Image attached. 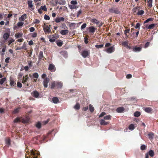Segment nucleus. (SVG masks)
Wrapping results in <instances>:
<instances>
[{"label":"nucleus","instance_id":"nucleus-18","mask_svg":"<svg viewBox=\"0 0 158 158\" xmlns=\"http://www.w3.org/2000/svg\"><path fill=\"white\" fill-rule=\"evenodd\" d=\"M52 101L53 103H57L59 102V99L57 98L54 97L52 98Z\"/></svg>","mask_w":158,"mask_h":158},{"label":"nucleus","instance_id":"nucleus-31","mask_svg":"<svg viewBox=\"0 0 158 158\" xmlns=\"http://www.w3.org/2000/svg\"><path fill=\"white\" fill-rule=\"evenodd\" d=\"M144 110L146 112L150 113L152 111V110L149 107H147L144 109Z\"/></svg>","mask_w":158,"mask_h":158},{"label":"nucleus","instance_id":"nucleus-56","mask_svg":"<svg viewBox=\"0 0 158 158\" xmlns=\"http://www.w3.org/2000/svg\"><path fill=\"white\" fill-rule=\"evenodd\" d=\"M106 113H105V112H102L99 116V118H101L105 115H106Z\"/></svg>","mask_w":158,"mask_h":158},{"label":"nucleus","instance_id":"nucleus-2","mask_svg":"<svg viewBox=\"0 0 158 158\" xmlns=\"http://www.w3.org/2000/svg\"><path fill=\"white\" fill-rule=\"evenodd\" d=\"M40 152H38L32 151L31 154L33 158H36L37 157L38 155H40Z\"/></svg>","mask_w":158,"mask_h":158},{"label":"nucleus","instance_id":"nucleus-52","mask_svg":"<svg viewBox=\"0 0 158 158\" xmlns=\"http://www.w3.org/2000/svg\"><path fill=\"white\" fill-rule=\"evenodd\" d=\"M86 26V24L85 23L83 24L81 27V30L85 28Z\"/></svg>","mask_w":158,"mask_h":158},{"label":"nucleus","instance_id":"nucleus-20","mask_svg":"<svg viewBox=\"0 0 158 158\" xmlns=\"http://www.w3.org/2000/svg\"><path fill=\"white\" fill-rule=\"evenodd\" d=\"M10 36V34L8 33H5L3 35V38L5 40H6L8 39Z\"/></svg>","mask_w":158,"mask_h":158},{"label":"nucleus","instance_id":"nucleus-55","mask_svg":"<svg viewBox=\"0 0 158 158\" xmlns=\"http://www.w3.org/2000/svg\"><path fill=\"white\" fill-rule=\"evenodd\" d=\"M152 18H148V19L147 20H146L144 21V23H148V22H149L150 21H152Z\"/></svg>","mask_w":158,"mask_h":158},{"label":"nucleus","instance_id":"nucleus-40","mask_svg":"<svg viewBox=\"0 0 158 158\" xmlns=\"http://www.w3.org/2000/svg\"><path fill=\"white\" fill-rule=\"evenodd\" d=\"M144 13V11L143 10H139L138 13L137 14L139 15H143Z\"/></svg>","mask_w":158,"mask_h":158},{"label":"nucleus","instance_id":"nucleus-12","mask_svg":"<svg viewBox=\"0 0 158 158\" xmlns=\"http://www.w3.org/2000/svg\"><path fill=\"white\" fill-rule=\"evenodd\" d=\"M122 44L123 46L126 47L127 48L129 49H131V47L128 45V42L127 41L123 42H122Z\"/></svg>","mask_w":158,"mask_h":158},{"label":"nucleus","instance_id":"nucleus-37","mask_svg":"<svg viewBox=\"0 0 158 158\" xmlns=\"http://www.w3.org/2000/svg\"><path fill=\"white\" fill-rule=\"evenodd\" d=\"M140 115V113L138 111L134 113V116L136 117H138Z\"/></svg>","mask_w":158,"mask_h":158},{"label":"nucleus","instance_id":"nucleus-43","mask_svg":"<svg viewBox=\"0 0 158 158\" xmlns=\"http://www.w3.org/2000/svg\"><path fill=\"white\" fill-rule=\"evenodd\" d=\"M75 109L78 110L80 108V105L78 103H77L74 107Z\"/></svg>","mask_w":158,"mask_h":158},{"label":"nucleus","instance_id":"nucleus-44","mask_svg":"<svg viewBox=\"0 0 158 158\" xmlns=\"http://www.w3.org/2000/svg\"><path fill=\"white\" fill-rule=\"evenodd\" d=\"M129 128L130 130H132L134 129V126L133 124H131L129 126Z\"/></svg>","mask_w":158,"mask_h":158},{"label":"nucleus","instance_id":"nucleus-34","mask_svg":"<svg viewBox=\"0 0 158 158\" xmlns=\"http://www.w3.org/2000/svg\"><path fill=\"white\" fill-rule=\"evenodd\" d=\"M92 22L93 23H96L97 24L99 23V21L96 19H92Z\"/></svg>","mask_w":158,"mask_h":158},{"label":"nucleus","instance_id":"nucleus-59","mask_svg":"<svg viewBox=\"0 0 158 158\" xmlns=\"http://www.w3.org/2000/svg\"><path fill=\"white\" fill-rule=\"evenodd\" d=\"M35 28L34 27H31L29 28V30L30 32H33L35 31Z\"/></svg>","mask_w":158,"mask_h":158},{"label":"nucleus","instance_id":"nucleus-8","mask_svg":"<svg viewBox=\"0 0 158 158\" xmlns=\"http://www.w3.org/2000/svg\"><path fill=\"white\" fill-rule=\"evenodd\" d=\"M114 51V46H112L106 49V51L108 53H110Z\"/></svg>","mask_w":158,"mask_h":158},{"label":"nucleus","instance_id":"nucleus-36","mask_svg":"<svg viewBox=\"0 0 158 158\" xmlns=\"http://www.w3.org/2000/svg\"><path fill=\"white\" fill-rule=\"evenodd\" d=\"M6 78L4 77L0 80V84L2 85L3 83L6 81Z\"/></svg>","mask_w":158,"mask_h":158},{"label":"nucleus","instance_id":"nucleus-63","mask_svg":"<svg viewBox=\"0 0 158 158\" xmlns=\"http://www.w3.org/2000/svg\"><path fill=\"white\" fill-rule=\"evenodd\" d=\"M40 23V21L37 19H35L34 23L35 24H38Z\"/></svg>","mask_w":158,"mask_h":158},{"label":"nucleus","instance_id":"nucleus-24","mask_svg":"<svg viewBox=\"0 0 158 158\" xmlns=\"http://www.w3.org/2000/svg\"><path fill=\"white\" fill-rule=\"evenodd\" d=\"M63 86V84L60 82H56V87L58 88H60Z\"/></svg>","mask_w":158,"mask_h":158},{"label":"nucleus","instance_id":"nucleus-21","mask_svg":"<svg viewBox=\"0 0 158 158\" xmlns=\"http://www.w3.org/2000/svg\"><path fill=\"white\" fill-rule=\"evenodd\" d=\"M23 35L22 33H18L15 34V36L17 38H20Z\"/></svg>","mask_w":158,"mask_h":158},{"label":"nucleus","instance_id":"nucleus-22","mask_svg":"<svg viewBox=\"0 0 158 158\" xmlns=\"http://www.w3.org/2000/svg\"><path fill=\"white\" fill-rule=\"evenodd\" d=\"M43 57V53L42 51H40V52L39 55V59L40 60L42 59Z\"/></svg>","mask_w":158,"mask_h":158},{"label":"nucleus","instance_id":"nucleus-29","mask_svg":"<svg viewBox=\"0 0 158 158\" xmlns=\"http://www.w3.org/2000/svg\"><path fill=\"white\" fill-rule=\"evenodd\" d=\"M10 141L9 139L7 138L6 139L5 142L7 145L8 146L10 145Z\"/></svg>","mask_w":158,"mask_h":158},{"label":"nucleus","instance_id":"nucleus-13","mask_svg":"<svg viewBox=\"0 0 158 158\" xmlns=\"http://www.w3.org/2000/svg\"><path fill=\"white\" fill-rule=\"evenodd\" d=\"M33 96L35 98H38L39 96V93L36 91H34L31 93Z\"/></svg>","mask_w":158,"mask_h":158},{"label":"nucleus","instance_id":"nucleus-25","mask_svg":"<svg viewBox=\"0 0 158 158\" xmlns=\"http://www.w3.org/2000/svg\"><path fill=\"white\" fill-rule=\"evenodd\" d=\"M148 3V7L150 8L152 6V0H149Z\"/></svg>","mask_w":158,"mask_h":158},{"label":"nucleus","instance_id":"nucleus-45","mask_svg":"<svg viewBox=\"0 0 158 158\" xmlns=\"http://www.w3.org/2000/svg\"><path fill=\"white\" fill-rule=\"evenodd\" d=\"M70 3L72 5H75L77 4V2L76 1L73 0L71 1Z\"/></svg>","mask_w":158,"mask_h":158},{"label":"nucleus","instance_id":"nucleus-62","mask_svg":"<svg viewBox=\"0 0 158 158\" xmlns=\"http://www.w3.org/2000/svg\"><path fill=\"white\" fill-rule=\"evenodd\" d=\"M130 29H128L126 30H125L124 31V33L126 35H127V33H128L129 32Z\"/></svg>","mask_w":158,"mask_h":158},{"label":"nucleus","instance_id":"nucleus-7","mask_svg":"<svg viewBox=\"0 0 158 158\" xmlns=\"http://www.w3.org/2000/svg\"><path fill=\"white\" fill-rule=\"evenodd\" d=\"M48 69L51 71L52 72H54L55 71L56 68L55 66L53 64H50L49 65Z\"/></svg>","mask_w":158,"mask_h":158},{"label":"nucleus","instance_id":"nucleus-48","mask_svg":"<svg viewBox=\"0 0 158 158\" xmlns=\"http://www.w3.org/2000/svg\"><path fill=\"white\" fill-rule=\"evenodd\" d=\"M56 44L58 46L61 47L63 43L62 41H58L57 42Z\"/></svg>","mask_w":158,"mask_h":158},{"label":"nucleus","instance_id":"nucleus-3","mask_svg":"<svg viewBox=\"0 0 158 158\" xmlns=\"http://www.w3.org/2000/svg\"><path fill=\"white\" fill-rule=\"evenodd\" d=\"M109 12L111 13H114L116 14H118L119 13V12L118 9L115 8L110 9L109 10Z\"/></svg>","mask_w":158,"mask_h":158},{"label":"nucleus","instance_id":"nucleus-60","mask_svg":"<svg viewBox=\"0 0 158 158\" xmlns=\"http://www.w3.org/2000/svg\"><path fill=\"white\" fill-rule=\"evenodd\" d=\"M15 83L13 81L11 80L10 81V85L11 86H14Z\"/></svg>","mask_w":158,"mask_h":158},{"label":"nucleus","instance_id":"nucleus-54","mask_svg":"<svg viewBox=\"0 0 158 158\" xmlns=\"http://www.w3.org/2000/svg\"><path fill=\"white\" fill-rule=\"evenodd\" d=\"M44 19L45 20H49L50 19V17L49 16L45 15L44 16Z\"/></svg>","mask_w":158,"mask_h":158},{"label":"nucleus","instance_id":"nucleus-41","mask_svg":"<svg viewBox=\"0 0 158 158\" xmlns=\"http://www.w3.org/2000/svg\"><path fill=\"white\" fill-rule=\"evenodd\" d=\"M34 78H38L39 77V75L37 73H35L33 74Z\"/></svg>","mask_w":158,"mask_h":158},{"label":"nucleus","instance_id":"nucleus-38","mask_svg":"<svg viewBox=\"0 0 158 158\" xmlns=\"http://www.w3.org/2000/svg\"><path fill=\"white\" fill-rule=\"evenodd\" d=\"M20 109V108H16L15 109V110L13 111V113L16 114V113H18L19 112Z\"/></svg>","mask_w":158,"mask_h":158},{"label":"nucleus","instance_id":"nucleus-1","mask_svg":"<svg viewBox=\"0 0 158 158\" xmlns=\"http://www.w3.org/2000/svg\"><path fill=\"white\" fill-rule=\"evenodd\" d=\"M29 120V118H27L25 119H22L21 120L20 118L17 117L14 120V122L15 123H17L21 121V122L23 123H28Z\"/></svg>","mask_w":158,"mask_h":158},{"label":"nucleus","instance_id":"nucleus-5","mask_svg":"<svg viewBox=\"0 0 158 158\" xmlns=\"http://www.w3.org/2000/svg\"><path fill=\"white\" fill-rule=\"evenodd\" d=\"M64 18L63 17H57L55 19V21L57 23L60 22H64Z\"/></svg>","mask_w":158,"mask_h":158},{"label":"nucleus","instance_id":"nucleus-26","mask_svg":"<svg viewBox=\"0 0 158 158\" xmlns=\"http://www.w3.org/2000/svg\"><path fill=\"white\" fill-rule=\"evenodd\" d=\"M148 155L151 157H152L154 155V153L153 151L152 150H150L148 152Z\"/></svg>","mask_w":158,"mask_h":158},{"label":"nucleus","instance_id":"nucleus-53","mask_svg":"<svg viewBox=\"0 0 158 158\" xmlns=\"http://www.w3.org/2000/svg\"><path fill=\"white\" fill-rule=\"evenodd\" d=\"M103 46V44H100V45H95V47L98 48H102Z\"/></svg>","mask_w":158,"mask_h":158},{"label":"nucleus","instance_id":"nucleus-64","mask_svg":"<svg viewBox=\"0 0 158 158\" xmlns=\"http://www.w3.org/2000/svg\"><path fill=\"white\" fill-rule=\"evenodd\" d=\"M146 146L144 145H142L141 146V149L142 150H143L145 149Z\"/></svg>","mask_w":158,"mask_h":158},{"label":"nucleus","instance_id":"nucleus-16","mask_svg":"<svg viewBox=\"0 0 158 158\" xmlns=\"http://www.w3.org/2000/svg\"><path fill=\"white\" fill-rule=\"evenodd\" d=\"M69 31L68 30H62L60 31V33L62 35H65L69 33Z\"/></svg>","mask_w":158,"mask_h":158},{"label":"nucleus","instance_id":"nucleus-17","mask_svg":"<svg viewBox=\"0 0 158 158\" xmlns=\"http://www.w3.org/2000/svg\"><path fill=\"white\" fill-rule=\"evenodd\" d=\"M89 32L93 33L95 32L96 30L95 28L93 26L89 27Z\"/></svg>","mask_w":158,"mask_h":158},{"label":"nucleus","instance_id":"nucleus-14","mask_svg":"<svg viewBox=\"0 0 158 158\" xmlns=\"http://www.w3.org/2000/svg\"><path fill=\"white\" fill-rule=\"evenodd\" d=\"M100 124L102 125H107L109 123L106 122L105 120L103 119H101L100 121Z\"/></svg>","mask_w":158,"mask_h":158},{"label":"nucleus","instance_id":"nucleus-61","mask_svg":"<svg viewBox=\"0 0 158 158\" xmlns=\"http://www.w3.org/2000/svg\"><path fill=\"white\" fill-rule=\"evenodd\" d=\"M10 57H7L5 60V62L6 63H8L9 62Z\"/></svg>","mask_w":158,"mask_h":158},{"label":"nucleus","instance_id":"nucleus-9","mask_svg":"<svg viewBox=\"0 0 158 158\" xmlns=\"http://www.w3.org/2000/svg\"><path fill=\"white\" fill-rule=\"evenodd\" d=\"M43 28L44 31L45 32L49 33L51 31L50 28L48 25H45Z\"/></svg>","mask_w":158,"mask_h":158},{"label":"nucleus","instance_id":"nucleus-19","mask_svg":"<svg viewBox=\"0 0 158 158\" xmlns=\"http://www.w3.org/2000/svg\"><path fill=\"white\" fill-rule=\"evenodd\" d=\"M27 15L26 14H24L22 15V16L20 17L19 18V20L22 21H24L26 18Z\"/></svg>","mask_w":158,"mask_h":158},{"label":"nucleus","instance_id":"nucleus-6","mask_svg":"<svg viewBox=\"0 0 158 158\" xmlns=\"http://www.w3.org/2000/svg\"><path fill=\"white\" fill-rule=\"evenodd\" d=\"M49 79L48 78H46L44 79L43 81V85L45 87H47L48 86V84L49 82Z\"/></svg>","mask_w":158,"mask_h":158},{"label":"nucleus","instance_id":"nucleus-10","mask_svg":"<svg viewBox=\"0 0 158 158\" xmlns=\"http://www.w3.org/2000/svg\"><path fill=\"white\" fill-rule=\"evenodd\" d=\"M27 4L28 5V7L31 8L32 10L34 9V7L33 6L32 1H27Z\"/></svg>","mask_w":158,"mask_h":158},{"label":"nucleus","instance_id":"nucleus-28","mask_svg":"<svg viewBox=\"0 0 158 158\" xmlns=\"http://www.w3.org/2000/svg\"><path fill=\"white\" fill-rule=\"evenodd\" d=\"M154 136V133L151 132L148 134V136L149 138L150 139H152Z\"/></svg>","mask_w":158,"mask_h":158},{"label":"nucleus","instance_id":"nucleus-32","mask_svg":"<svg viewBox=\"0 0 158 158\" xmlns=\"http://www.w3.org/2000/svg\"><path fill=\"white\" fill-rule=\"evenodd\" d=\"M89 110L90 111V112H93L94 110V107L91 104H90L89 105Z\"/></svg>","mask_w":158,"mask_h":158},{"label":"nucleus","instance_id":"nucleus-46","mask_svg":"<svg viewBox=\"0 0 158 158\" xmlns=\"http://www.w3.org/2000/svg\"><path fill=\"white\" fill-rule=\"evenodd\" d=\"M24 24V23L23 22H19L17 23V24L18 27H21Z\"/></svg>","mask_w":158,"mask_h":158},{"label":"nucleus","instance_id":"nucleus-51","mask_svg":"<svg viewBox=\"0 0 158 158\" xmlns=\"http://www.w3.org/2000/svg\"><path fill=\"white\" fill-rule=\"evenodd\" d=\"M6 46H5L2 49V52H3V53H1V55H4V52L5 51L6 49Z\"/></svg>","mask_w":158,"mask_h":158},{"label":"nucleus","instance_id":"nucleus-23","mask_svg":"<svg viewBox=\"0 0 158 158\" xmlns=\"http://www.w3.org/2000/svg\"><path fill=\"white\" fill-rule=\"evenodd\" d=\"M124 110V109L123 107H120L116 109V111L118 113H121Z\"/></svg>","mask_w":158,"mask_h":158},{"label":"nucleus","instance_id":"nucleus-39","mask_svg":"<svg viewBox=\"0 0 158 158\" xmlns=\"http://www.w3.org/2000/svg\"><path fill=\"white\" fill-rule=\"evenodd\" d=\"M21 49H24L25 50H27V48L26 44L24 43L23 46L21 47Z\"/></svg>","mask_w":158,"mask_h":158},{"label":"nucleus","instance_id":"nucleus-4","mask_svg":"<svg viewBox=\"0 0 158 158\" xmlns=\"http://www.w3.org/2000/svg\"><path fill=\"white\" fill-rule=\"evenodd\" d=\"M89 52L86 50L83 51L81 53L82 56L84 58L87 57L89 55Z\"/></svg>","mask_w":158,"mask_h":158},{"label":"nucleus","instance_id":"nucleus-33","mask_svg":"<svg viewBox=\"0 0 158 158\" xmlns=\"http://www.w3.org/2000/svg\"><path fill=\"white\" fill-rule=\"evenodd\" d=\"M69 6L71 9H76L77 7L76 6L74 5H69Z\"/></svg>","mask_w":158,"mask_h":158},{"label":"nucleus","instance_id":"nucleus-47","mask_svg":"<svg viewBox=\"0 0 158 158\" xmlns=\"http://www.w3.org/2000/svg\"><path fill=\"white\" fill-rule=\"evenodd\" d=\"M56 38L53 36L52 39H50L49 41L51 42H54L55 41Z\"/></svg>","mask_w":158,"mask_h":158},{"label":"nucleus","instance_id":"nucleus-35","mask_svg":"<svg viewBox=\"0 0 158 158\" xmlns=\"http://www.w3.org/2000/svg\"><path fill=\"white\" fill-rule=\"evenodd\" d=\"M37 128L40 129L41 127V123L40 122H38L35 125Z\"/></svg>","mask_w":158,"mask_h":158},{"label":"nucleus","instance_id":"nucleus-11","mask_svg":"<svg viewBox=\"0 0 158 158\" xmlns=\"http://www.w3.org/2000/svg\"><path fill=\"white\" fill-rule=\"evenodd\" d=\"M29 77L28 75H26L25 77H23L22 80V82L23 84H25L27 81L28 79H29Z\"/></svg>","mask_w":158,"mask_h":158},{"label":"nucleus","instance_id":"nucleus-50","mask_svg":"<svg viewBox=\"0 0 158 158\" xmlns=\"http://www.w3.org/2000/svg\"><path fill=\"white\" fill-rule=\"evenodd\" d=\"M62 54L65 58H66L67 56V53L66 52H63L62 53Z\"/></svg>","mask_w":158,"mask_h":158},{"label":"nucleus","instance_id":"nucleus-42","mask_svg":"<svg viewBox=\"0 0 158 158\" xmlns=\"http://www.w3.org/2000/svg\"><path fill=\"white\" fill-rule=\"evenodd\" d=\"M40 8L41 9L45 11H46L47 10V8L45 5L44 6H41Z\"/></svg>","mask_w":158,"mask_h":158},{"label":"nucleus","instance_id":"nucleus-15","mask_svg":"<svg viewBox=\"0 0 158 158\" xmlns=\"http://www.w3.org/2000/svg\"><path fill=\"white\" fill-rule=\"evenodd\" d=\"M141 47H135L133 48V50L135 52H139L141 50Z\"/></svg>","mask_w":158,"mask_h":158},{"label":"nucleus","instance_id":"nucleus-49","mask_svg":"<svg viewBox=\"0 0 158 158\" xmlns=\"http://www.w3.org/2000/svg\"><path fill=\"white\" fill-rule=\"evenodd\" d=\"M155 25L154 24H151L148 27V29H152L154 28V27Z\"/></svg>","mask_w":158,"mask_h":158},{"label":"nucleus","instance_id":"nucleus-27","mask_svg":"<svg viewBox=\"0 0 158 158\" xmlns=\"http://www.w3.org/2000/svg\"><path fill=\"white\" fill-rule=\"evenodd\" d=\"M111 119V116L110 115H107L104 117V120H108Z\"/></svg>","mask_w":158,"mask_h":158},{"label":"nucleus","instance_id":"nucleus-30","mask_svg":"<svg viewBox=\"0 0 158 158\" xmlns=\"http://www.w3.org/2000/svg\"><path fill=\"white\" fill-rule=\"evenodd\" d=\"M56 86V82L53 81L52 83L51 88H53Z\"/></svg>","mask_w":158,"mask_h":158},{"label":"nucleus","instance_id":"nucleus-57","mask_svg":"<svg viewBox=\"0 0 158 158\" xmlns=\"http://www.w3.org/2000/svg\"><path fill=\"white\" fill-rule=\"evenodd\" d=\"M17 86L18 87L21 88L22 86V84L21 83L18 81L17 83Z\"/></svg>","mask_w":158,"mask_h":158},{"label":"nucleus","instance_id":"nucleus-58","mask_svg":"<svg viewBox=\"0 0 158 158\" xmlns=\"http://www.w3.org/2000/svg\"><path fill=\"white\" fill-rule=\"evenodd\" d=\"M140 26V24L139 23H137L135 26V28L136 29L139 28Z\"/></svg>","mask_w":158,"mask_h":158}]
</instances>
